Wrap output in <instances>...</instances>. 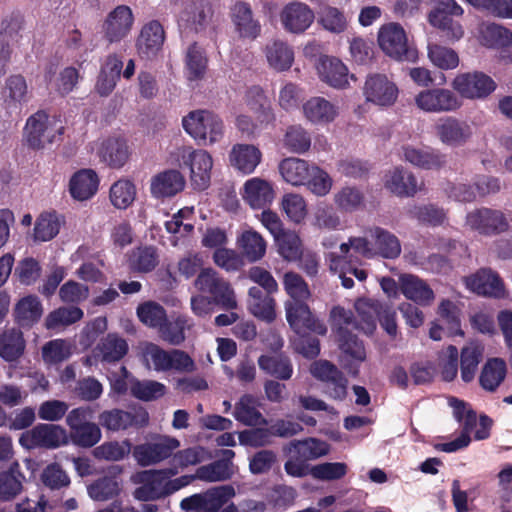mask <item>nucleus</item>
<instances>
[{"mask_svg":"<svg viewBox=\"0 0 512 512\" xmlns=\"http://www.w3.org/2000/svg\"><path fill=\"white\" fill-rule=\"evenodd\" d=\"M184 130L196 141L204 145H213L224 137L222 119L209 110H195L182 120Z\"/></svg>","mask_w":512,"mask_h":512,"instance_id":"f257e3e1","label":"nucleus"},{"mask_svg":"<svg viewBox=\"0 0 512 512\" xmlns=\"http://www.w3.org/2000/svg\"><path fill=\"white\" fill-rule=\"evenodd\" d=\"M378 43L383 52L400 61L414 62L418 58L417 50L409 45L404 28L398 23H388L378 31Z\"/></svg>","mask_w":512,"mask_h":512,"instance_id":"f03ea898","label":"nucleus"},{"mask_svg":"<svg viewBox=\"0 0 512 512\" xmlns=\"http://www.w3.org/2000/svg\"><path fill=\"white\" fill-rule=\"evenodd\" d=\"M181 166L189 170L191 185L196 190H205L210 185L213 168L212 156L203 149L183 147L180 150Z\"/></svg>","mask_w":512,"mask_h":512,"instance_id":"7ed1b4c3","label":"nucleus"},{"mask_svg":"<svg viewBox=\"0 0 512 512\" xmlns=\"http://www.w3.org/2000/svg\"><path fill=\"white\" fill-rule=\"evenodd\" d=\"M462 14L463 9L455 0H435V7L430 11L428 21L433 27L441 30L448 41L454 42L463 37L464 30L452 17Z\"/></svg>","mask_w":512,"mask_h":512,"instance_id":"20e7f679","label":"nucleus"},{"mask_svg":"<svg viewBox=\"0 0 512 512\" xmlns=\"http://www.w3.org/2000/svg\"><path fill=\"white\" fill-rule=\"evenodd\" d=\"M510 221V214L481 207L467 213L465 227L481 235L490 236L507 231Z\"/></svg>","mask_w":512,"mask_h":512,"instance_id":"39448f33","label":"nucleus"},{"mask_svg":"<svg viewBox=\"0 0 512 512\" xmlns=\"http://www.w3.org/2000/svg\"><path fill=\"white\" fill-rule=\"evenodd\" d=\"M179 446L180 442L175 437L156 435L150 441L135 446L133 457L142 467L156 465L171 457Z\"/></svg>","mask_w":512,"mask_h":512,"instance_id":"423d86ee","label":"nucleus"},{"mask_svg":"<svg viewBox=\"0 0 512 512\" xmlns=\"http://www.w3.org/2000/svg\"><path fill=\"white\" fill-rule=\"evenodd\" d=\"M416 107L426 113H448L462 106L459 97L450 89L431 88L420 91L414 97Z\"/></svg>","mask_w":512,"mask_h":512,"instance_id":"0eeeda50","label":"nucleus"},{"mask_svg":"<svg viewBox=\"0 0 512 512\" xmlns=\"http://www.w3.org/2000/svg\"><path fill=\"white\" fill-rule=\"evenodd\" d=\"M451 86L461 97L469 100L484 99L496 88L494 80L479 71L460 73Z\"/></svg>","mask_w":512,"mask_h":512,"instance_id":"6e6552de","label":"nucleus"},{"mask_svg":"<svg viewBox=\"0 0 512 512\" xmlns=\"http://www.w3.org/2000/svg\"><path fill=\"white\" fill-rule=\"evenodd\" d=\"M178 473L175 468H168L164 470L143 471L138 477L141 482H147L157 498V500L165 498L180 489L188 486L191 483V478L180 476L175 479H170Z\"/></svg>","mask_w":512,"mask_h":512,"instance_id":"1a4fd4ad","label":"nucleus"},{"mask_svg":"<svg viewBox=\"0 0 512 512\" xmlns=\"http://www.w3.org/2000/svg\"><path fill=\"white\" fill-rule=\"evenodd\" d=\"M22 446L30 449L44 447L58 448L68 443V435L64 428L53 424H39L20 437Z\"/></svg>","mask_w":512,"mask_h":512,"instance_id":"9d476101","label":"nucleus"},{"mask_svg":"<svg viewBox=\"0 0 512 512\" xmlns=\"http://www.w3.org/2000/svg\"><path fill=\"white\" fill-rule=\"evenodd\" d=\"M436 138L449 147H460L466 144L473 135L471 125L453 116L439 118L434 125Z\"/></svg>","mask_w":512,"mask_h":512,"instance_id":"9b49d317","label":"nucleus"},{"mask_svg":"<svg viewBox=\"0 0 512 512\" xmlns=\"http://www.w3.org/2000/svg\"><path fill=\"white\" fill-rule=\"evenodd\" d=\"M284 307L287 322L297 334L313 331L324 335L327 332L326 326L312 314L306 301H286Z\"/></svg>","mask_w":512,"mask_h":512,"instance_id":"f8f14e48","label":"nucleus"},{"mask_svg":"<svg viewBox=\"0 0 512 512\" xmlns=\"http://www.w3.org/2000/svg\"><path fill=\"white\" fill-rule=\"evenodd\" d=\"M398 94L397 85L383 74H372L364 83L363 95L366 101L380 107L392 106Z\"/></svg>","mask_w":512,"mask_h":512,"instance_id":"ddd939ff","label":"nucleus"},{"mask_svg":"<svg viewBox=\"0 0 512 512\" xmlns=\"http://www.w3.org/2000/svg\"><path fill=\"white\" fill-rule=\"evenodd\" d=\"M60 130L61 128H56L55 121L51 120L46 113L37 112L27 120L25 136L29 146L39 149L52 143Z\"/></svg>","mask_w":512,"mask_h":512,"instance_id":"4468645a","label":"nucleus"},{"mask_svg":"<svg viewBox=\"0 0 512 512\" xmlns=\"http://www.w3.org/2000/svg\"><path fill=\"white\" fill-rule=\"evenodd\" d=\"M133 13L130 7L119 5L105 18L102 24L103 37L109 43H117L128 36L133 25Z\"/></svg>","mask_w":512,"mask_h":512,"instance_id":"2eb2a0df","label":"nucleus"},{"mask_svg":"<svg viewBox=\"0 0 512 512\" xmlns=\"http://www.w3.org/2000/svg\"><path fill=\"white\" fill-rule=\"evenodd\" d=\"M312 375L328 384V393L334 399H343L347 393V379L329 361H317L311 365Z\"/></svg>","mask_w":512,"mask_h":512,"instance_id":"dca6fc26","label":"nucleus"},{"mask_svg":"<svg viewBox=\"0 0 512 512\" xmlns=\"http://www.w3.org/2000/svg\"><path fill=\"white\" fill-rule=\"evenodd\" d=\"M315 18L312 9L301 2H292L286 5L280 14V20L290 33L300 34L306 31Z\"/></svg>","mask_w":512,"mask_h":512,"instance_id":"f3484780","label":"nucleus"},{"mask_svg":"<svg viewBox=\"0 0 512 512\" xmlns=\"http://www.w3.org/2000/svg\"><path fill=\"white\" fill-rule=\"evenodd\" d=\"M384 187L396 196L412 197L422 190L423 183L418 182L412 172L395 167L385 174Z\"/></svg>","mask_w":512,"mask_h":512,"instance_id":"a211bd4d","label":"nucleus"},{"mask_svg":"<svg viewBox=\"0 0 512 512\" xmlns=\"http://www.w3.org/2000/svg\"><path fill=\"white\" fill-rule=\"evenodd\" d=\"M165 40V32L162 25L156 21L145 24L137 40L138 53L142 58L155 57L162 49Z\"/></svg>","mask_w":512,"mask_h":512,"instance_id":"6ab92c4d","label":"nucleus"},{"mask_svg":"<svg viewBox=\"0 0 512 512\" xmlns=\"http://www.w3.org/2000/svg\"><path fill=\"white\" fill-rule=\"evenodd\" d=\"M465 284L471 291L489 297L504 296V286L499 276L489 269H481L465 278Z\"/></svg>","mask_w":512,"mask_h":512,"instance_id":"aec40b11","label":"nucleus"},{"mask_svg":"<svg viewBox=\"0 0 512 512\" xmlns=\"http://www.w3.org/2000/svg\"><path fill=\"white\" fill-rule=\"evenodd\" d=\"M320 79L333 88H345L348 84V69L339 59L321 56L316 64Z\"/></svg>","mask_w":512,"mask_h":512,"instance_id":"412c9836","label":"nucleus"},{"mask_svg":"<svg viewBox=\"0 0 512 512\" xmlns=\"http://www.w3.org/2000/svg\"><path fill=\"white\" fill-rule=\"evenodd\" d=\"M242 197L253 209H261L273 201L275 193L269 181L253 177L244 183Z\"/></svg>","mask_w":512,"mask_h":512,"instance_id":"4be33fe9","label":"nucleus"},{"mask_svg":"<svg viewBox=\"0 0 512 512\" xmlns=\"http://www.w3.org/2000/svg\"><path fill=\"white\" fill-rule=\"evenodd\" d=\"M185 178L180 171L169 169L162 171L151 179L150 190L155 198L172 197L185 187Z\"/></svg>","mask_w":512,"mask_h":512,"instance_id":"5701e85b","label":"nucleus"},{"mask_svg":"<svg viewBox=\"0 0 512 512\" xmlns=\"http://www.w3.org/2000/svg\"><path fill=\"white\" fill-rule=\"evenodd\" d=\"M261 158V151L252 144H236L229 154L231 165L243 174L253 173Z\"/></svg>","mask_w":512,"mask_h":512,"instance_id":"b1692460","label":"nucleus"},{"mask_svg":"<svg viewBox=\"0 0 512 512\" xmlns=\"http://www.w3.org/2000/svg\"><path fill=\"white\" fill-rule=\"evenodd\" d=\"M400 290L403 295L420 305H429L434 301L435 295L429 285L412 274H403L399 278Z\"/></svg>","mask_w":512,"mask_h":512,"instance_id":"393cba45","label":"nucleus"},{"mask_svg":"<svg viewBox=\"0 0 512 512\" xmlns=\"http://www.w3.org/2000/svg\"><path fill=\"white\" fill-rule=\"evenodd\" d=\"M373 240L375 256L385 259H396L401 254V243L398 237L392 232L375 226L369 229Z\"/></svg>","mask_w":512,"mask_h":512,"instance_id":"a878e982","label":"nucleus"},{"mask_svg":"<svg viewBox=\"0 0 512 512\" xmlns=\"http://www.w3.org/2000/svg\"><path fill=\"white\" fill-rule=\"evenodd\" d=\"M98 184V176L93 170L82 169L71 177L69 190L74 199L84 201L97 192Z\"/></svg>","mask_w":512,"mask_h":512,"instance_id":"bb28decb","label":"nucleus"},{"mask_svg":"<svg viewBox=\"0 0 512 512\" xmlns=\"http://www.w3.org/2000/svg\"><path fill=\"white\" fill-rule=\"evenodd\" d=\"M192 323L185 315L166 318L158 330L161 340L172 346H179L186 340V331L190 330Z\"/></svg>","mask_w":512,"mask_h":512,"instance_id":"cd10ccee","label":"nucleus"},{"mask_svg":"<svg viewBox=\"0 0 512 512\" xmlns=\"http://www.w3.org/2000/svg\"><path fill=\"white\" fill-rule=\"evenodd\" d=\"M312 168L313 164L296 157L286 158L279 164L282 178L293 186L305 185Z\"/></svg>","mask_w":512,"mask_h":512,"instance_id":"c85d7f7f","label":"nucleus"},{"mask_svg":"<svg viewBox=\"0 0 512 512\" xmlns=\"http://www.w3.org/2000/svg\"><path fill=\"white\" fill-rule=\"evenodd\" d=\"M303 113L312 123L332 122L338 115V108L323 97H313L303 105Z\"/></svg>","mask_w":512,"mask_h":512,"instance_id":"c756f323","label":"nucleus"},{"mask_svg":"<svg viewBox=\"0 0 512 512\" xmlns=\"http://www.w3.org/2000/svg\"><path fill=\"white\" fill-rule=\"evenodd\" d=\"M232 21L239 35L243 38H256L260 33V25L253 18L248 4L240 2L232 8Z\"/></svg>","mask_w":512,"mask_h":512,"instance_id":"7c9ffc66","label":"nucleus"},{"mask_svg":"<svg viewBox=\"0 0 512 512\" xmlns=\"http://www.w3.org/2000/svg\"><path fill=\"white\" fill-rule=\"evenodd\" d=\"M233 474L234 469L232 462L217 460L210 464L200 466L197 468L195 474L185 475V477L191 478V483L196 479L212 483L229 480Z\"/></svg>","mask_w":512,"mask_h":512,"instance_id":"2f4dec72","label":"nucleus"},{"mask_svg":"<svg viewBox=\"0 0 512 512\" xmlns=\"http://www.w3.org/2000/svg\"><path fill=\"white\" fill-rule=\"evenodd\" d=\"M384 305L373 299H359L355 303L358 319V330L365 334H372L376 329V319Z\"/></svg>","mask_w":512,"mask_h":512,"instance_id":"473e14b6","label":"nucleus"},{"mask_svg":"<svg viewBox=\"0 0 512 512\" xmlns=\"http://www.w3.org/2000/svg\"><path fill=\"white\" fill-rule=\"evenodd\" d=\"M26 343L23 333L16 328H10L0 334V357L5 361L18 360L25 351Z\"/></svg>","mask_w":512,"mask_h":512,"instance_id":"72a5a7b5","label":"nucleus"},{"mask_svg":"<svg viewBox=\"0 0 512 512\" xmlns=\"http://www.w3.org/2000/svg\"><path fill=\"white\" fill-rule=\"evenodd\" d=\"M99 155L110 167L120 168L129 158V148L124 139L109 138L102 143Z\"/></svg>","mask_w":512,"mask_h":512,"instance_id":"f704fd0d","label":"nucleus"},{"mask_svg":"<svg viewBox=\"0 0 512 512\" xmlns=\"http://www.w3.org/2000/svg\"><path fill=\"white\" fill-rule=\"evenodd\" d=\"M129 268L139 273L153 271L159 264V254L156 247L139 246L134 248L128 255Z\"/></svg>","mask_w":512,"mask_h":512,"instance_id":"c9c22d12","label":"nucleus"},{"mask_svg":"<svg viewBox=\"0 0 512 512\" xmlns=\"http://www.w3.org/2000/svg\"><path fill=\"white\" fill-rule=\"evenodd\" d=\"M43 308L38 297L28 295L21 298L14 308L16 322L23 327H30L42 316Z\"/></svg>","mask_w":512,"mask_h":512,"instance_id":"e433bc0d","label":"nucleus"},{"mask_svg":"<svg viewBox=\"0 0 512 512\" xmlns=\"http://www.w3.org/2000/svg\"><path fill=\"white\" fill-rule=\"evenodd\" d=\"M402 150L404 160L419 168L434 169L445 163V156L436 151L418 149L410 145L404 146Z\"/></svg>","mask_w":512,"mask_h":512,"instance_id":"4c0bfd02","label":"nucleus"},{"mask_svg":"<svg viewBox=\"0 0 512 512\" xmlns=\"http://www.w3.org/2000/svg\"><path fill=\"white\" fill-rule=\"evenodd\" d=\"M266 59L272 69L286 71L294 62L293 48L285 42L274 41L266 47Z\"/></svg>","mask_w":512,"mask_h":512,"instance_id":"58836bf2","label":"nucleus"},{"mask_svg":"<svg viewBox=\"0 0 512 512\" xmlns=\"http://www.w3.org/2000/svg\"><path fill=\"white\" fill-rule=\"evenodd\" d=\"M233 415L235 419L245 425L256 426L265 423V419L257 409V400L250 394L240 397L235 404Z\"/></svg>","mask_w":512,"mask_h":512,"instance_id":"ea45409f","label":"nucleus"},{"mask_svg":"<svg viewBox=\"0 0 512 512\" xmlns=\"http://www.w3.org/2000/svg\"><path fill=\"white\" fill-rule=\"evenodd\" d=\"M261 370L280 380H288L293 373V367L288 357L282 354L262 355L258 359Z\"/></svg>","mask_w":512,"mask_h":512,"instance_id":"a19ab883","label":"nucleus"},{"mask_svg":"<svg viewBox=\"0 0 512 512\" xmlns=\"http://www.w3.org/2000/svg\"><path fill=\"white\" fill-rule=\"evenodd\" d=\"M211 16V8L204 1L192 2L186 5L180 15V23L195 31L201 29Z\"/></svg>","mask_w":512,"mask_h":512,"instance_id":"79ce46f5","label":"nucleus"},{"mask_svg":"<svg viewBox=\"0 0 512 512\" xmlns=\"http://www.w3.org/2000/svg\"><path fill=\"white\" fill-rule=\"evenodd\" d=\"M429 61L441 70H453L459 65L460 59L455 50L437 43L427 44Z\"/></svg>","mask_w":512,"mask_h":512,"instance_id":"37998d69","label":"nucleus"},{"mask_svg":"<svg viewBox=\"0 0 512 512\" xmlns=\"http://www.w3.org/2000/svg\"><path fill=\"white\" fill-rule=\"evenodd\" d=\"M237 242L243 256L250 262L258 261L266 252V242L256 231L246 230L242 232Z\"/></svg>","mask_w":512,"mask_h":512,"instance_id":"c03bdc74","label":"nucleus"},{"mask_svg":"<svg viewBox=\"0 0 512 512\" xmlns=\"http://www.w3.org/2000/svg\"><path fill=\"white\" fill-rule=\"evenodd\" d=\"M130 393L133 397L142 401H154L166 394V386L155 380H138L131 377Z\"/></svg>","mask_w":512,"mask_h":512,"instance_id":"a18cd8bd","label":"nucleus"},{"mask_svg":"<svg viewBox=\"0 0 512 512\" xmlns=\"http://www.w3.org/2000/svg\"><path fill=\"white\" fill-rule=\"evenodd\" d=\"M169 351L152 342H145L141 347V358L144 366L156 372L168 371Z\"/></svg>","mask_w":512,"mask_h":512,"instance_id":"49530a36","label":"nucleus"},{"mask_svg":"<svg viewBox=\"0 0 512 512\" xmlns=\"http://www.w3.org/2000/svg\"><path fill=\"white\" fill-rule=\"evenodd\" d=\"M289 450L290 452L294 451L302 460L309 461L327 455L330 446L322 440L308 438L291 442Z\"/></svg>","mask_w":512,"mask_h":512,"instance_id":"de8ad7c7","label":"nucleus"},{"mask_svg":"<svg viewBox=\"0 0 512 512\" xmlns=\"http://www.w3.org/2000/svg\"><path fill=\"white\" fill-rule=\"evenodd\" d=\"M506 376V364L500 358L487 361L480 374V384L487 391H495Z\"/></svg>","mask_w":512,"mask_h":512,"instance_id":"09e8293b","label":"nucleus"},{"mask_svg":"<svg viewBox=\"0 0 512 512\" xmlns=\"http://www.w3.org/2000/svg\"><path fill=\"white\" fill-rule=\"evenodd\" d=\"M97 350L103 361L116 362L127 354L128 344L125 339L118 335L108 334L100 341Z\"/></svg>","mask_w":512,"mask_h":512,"instance_id":"8fccbe9b","label":"nucleus"},{"mask_svg":"<svg viewBox=\"0 0 512 512\" xmlns=\"http://www.w3.org/2000/svg\"><path fill=\"white\" fill-rule=\"evenodd\" d=\"M87 492L95 501H107L120 494L121 485L116 477L104 476L90 484Z\"/></svg>","mask_w":512,"mask_h":512,"instance_id":"3c124183","label":"nucleus"},{"mask_svg":"<svg viewBox=\"0 0 512 512\" xmlns=\"http://www.w3.org/2000/svg\"><path fill=\"white\" fill-rule=\"evenodd\" d=\"M83 315V311L78 307H60L47 315L45 326L52 330L64 328L81 320Z\"/></svg>","mask_w":512,"mask_h":512,"instance_id":"603ef678","label":"nucleus"},{"mask_svg":"<svg viewBox=\"0 0 512 512\" xmlns=\"http://www.w3.org/2000/svg\"><path fill=\"white\" fill-rule=\"evenodd\" d=\"M62 221L56 213H42L36 220L34 227V239L36 241H49L60 230Z\"/></svg>","mask_w":512,"mask_h":512,"instance_id":"864d4df0","label":"nucleus"},{"mask_svg":"<svg viewBox=\"0 0 512 512\" xmlns=\"http://www.w3.org/2000/svg\"><path fill=\"white\" fill-rule=\"evenodd\" d=\"M282 282L285 292L290 297L287 301H307L311 297L308 284L298 273L286 272Z\"/></svg>","mask_w":512,"mask_h":512,"instance_id":"5fc2aeb1","label":"nucleus"},{"mask_svg":"<svg viewBox=\"0 0 512 512\" xmlns=\"http://www.w3.org/2000/svg\"><path fill=\"white\" fill-rule=\"evenodd\" d=\"M480 33L482 43L488 47L503 48L512 43V32L501 25H483Z\"/></svg>","mask_w":512,"mask_h":512,"instance_id":"6e6d98bb","label":"nucleus"},{"mask_svg":"<svg viewBox=\"0 0 512 512\" xmlns=\"http://www.w3.org/2000/svg\"><path fill=\"white\" fill-rule=\"evenodd\" d=\"M137 316L139 320L150 328L159 330L167 318L166 310L162 305L155 301H146L137 307Z\"/></svg>","mask_w":512,"mask_h":512,"instance_id":"4d7b16f0","label":"nucleus"},{"mask_svg":"<svg viewBox=\"0 0 512 512\" xmlns=\"http://www.w3.org/2000/svg\"><path fill=\"white\" fill-rule=\"evenodd\" d=\"M135 197V185L127 179L118 180L110 188V201L117 209L128 208L134 202Z\"/></svg>","mask_w":512,"mask_h":512,"instance_id":"13d9d810","label":"nucleus"},{"mask_svg":"<svg viewBox=\"0 0 512 512\" xmlns=\"http://www.w3.org/2000/svg\"><path fill=\"white\" fill-rule=\"evenodd\" d=\"M482 352L483 349L476 344L467 345L462 349L461 378L464 382H471L474 379Z\"/></svg>","mask_w":512,"mask_h":512,"instance_id":"bf43d9fd","label":"nucleus"},{"mask_svg":"<svg viewBox=\"0 0 512 512\" xmlns=\"http://www.w3.org/2000/svg\"><path fill=\"white\" fill-rule=\"evenodd\" d=\"M185 63L189 80H198L204 76L207 59L203 49L197 43H193L188 47Z\"/></svg>","mask_w":512,"mask_h":512,"instance_id":"052dcab7","label":"nucleus"},{"mask_svg":"<svg viewBox=\"0 0 512 512\" xmlns=\"http://www.w3.org/2000/svg\"><path fill=\"white\" fill-rule=\"evenodd\" d=\"M284 146L293 153H305L311 146V136L302 126L291 125L284 135Z\"/></svg>","mask_w":512,"mask_h":512,"instance_id":"680f3d73","label":"nucleus"},{"mask_svg":"<svg viewBox=\"0 0 512 512\" xmlns=\"http://www.w3.org/2000/svg\"><path fill=\"white\" fill-rule=\"evenodd\" d=\"M332 329L336 331L337 337L351 335V330H358V324L351 311L341 306H335L330 312Z\"/></svg>","mask_w":512,"mask_h":512,"instance_id":"e2e57ef3","label":"nucleus"},{"mask_svg":"<svg viewBox=\"0 0 512 512\" xmlns=\"http://www.w3.org/2000/svg\"><path fill=\"white\" fill-rule=\"evenodd\" d=\"M205 512H219L222 506L235 496V489L231 485H222L203 492Z\"/></svg>","mask_w":512,"mask_h":512,"instance_id":"0e129e2a","label":"nucleus"},{"mask_svg":"<svg viewBox=\"0 0 512 512\" xmlns=\"http://www.w3.org/2000/svg\"><path fill=\"white\" fill-rule=\"evenodd\" d=\"M280 255L287 261H297L302 252L299 236L292 231H284L275 238Z\"/></svg>","mask_w":512,"mask_h":512,"instance_id":"69168bd1","label":"nucleus"},{"mask_svg":"<svg viewBox=\"0 0 512 512\" xmlns=\"http://www.w3.org/2000/svg\"><path fill=\"white\" fill-rule=\"evenodd\" d=\"M131 451V445L128 441H110L104 442L93 450V455L98 460L120 461Z\"/></svg>","mask_w":512,"mask_h":512,"instance_id":"338daca9","label":"nucleus"},{"mask_svg":"<svg viewBox=\"0 0 512 512\" xmlns=\"http://www.w3.org/2000/svg\"><path fill=\"white\" fill-rule=\"evenodd\" d=\"M101 436V430L94 422L73 429L69 434L72 443L83 448L93 447L100 441Z\"/></svg>","mask_w":512,"mask_h":512,"instance_id":"774afa93","label":"nucleus"}]
</instances>
